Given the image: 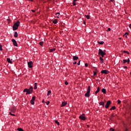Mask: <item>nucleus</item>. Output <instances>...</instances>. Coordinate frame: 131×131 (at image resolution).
Wrapping results in <instances>:
<instances>
[{"label": "nucleus", "instance_id": "nucleus-1", "mask_svg": "<svg viewBox=\"0 0 131 131\" xmlns=\"http://www.w3.org/2000/svg\"><path fill=\"white\" fill-rule=\"evenodd\" d=\"M33 92V88L32 87V86H31L29 89H25L24 90V93H26V95H30L31 94H32Z\"/></svg>", "mask_w": 131, "mask_h": 131}, {"label": "nucleus", "instance_id": "nucleus-2", "mask_svg": "<svg viewBox=\"0 0 131 131\" xmlns=\"http://www.w3.org/2000/svg\"><path fill=\"white\" fill-rule=\"evenodd\" d=\"M20 25V21L18 20L16 23H15L13 26V30L15 31V30H17L19 26Z\"/></svg>", "mask_w": 131, "mask_h": 131}, {"label": "nucleus", "instance_id": "nucleus-3", "mask_svg": "<svg viewBox=\"0 0 131 131\" xmlns=\"http://www.w3.org/2000/svg\"><path fill=\"white\" fill-rule=\"evenodd\" d=\"M99 55H101V57H104V56L106 55V53L104 52L102 49H99V52H98Z\"/></svg>", "mask_w": 131, "mask_h": 131}, {"label": "nucleus", "instance_id": "nucleus-4", "mask_svg": "<svg viewBox=\"0 0 131 131\" xmlns=\"http://www.w3.org/2000/svg\"><path fill=\"white\" fill-rule=\"evenodd\" d=\"M111 104V101L110 100L107 101L105 106V109H108L109 108V106H110Z\"/></svg>", "mask_w": 131, "mask_h": 131}, {"label": "nucleus", "instance_id": "nucleus-5", "mask_svg": "<svg viewBox=\"0 0 131 131\" xmlns=\"http://www.w3.org/2000/svg\"><path fill=\"white\" fill-rule=\"evenodd\" d=\"M79 118L81 120H85L86 118H85V115H84V114H82L81 115H80L79 116Z\"/></svg>", "mask_w": 131, "mask_h": 131}, {"label": "nucleus", "instance_id": "nucleus-6", "mask_svg": "<svg viewBox=\"0 0 131 131\" xmlns=\"http://www.w3.org/2000/svg\"><path fill=\"white\" fill-rule=\"evenodd\" d=\"M28 66L29 68H32V67H33V63H32V61L28 62Z\"/></svg>", "mask_w": 131, "mask_h": 131}, {"label": "nucleus", "instance_id": "nucleus-7", "mask_svg": "<svg viewBox=\"0 0 131 131\" xmlns=\"http://www.w3.org/2000/svg\"><path fill=\"white\" fill-rule=\"evenodd\" d=\"M101 73L102 74H108V73H109V71L106 70H103L101 71Z\"/></svg>", "mask_w": 131, "mask_h": 131}, {"label": "nucleus", "instance_id": "nucleus-8", "mask_svg": "<svg viewBox=\"0 0 131 131\" xmlns=\"http://www.w3.org/2000/svg\"><path fill=\"white\" fill-rule=\"evenodd\" d=\"M12 41L13 43V46H14L15 47L17 46V41H16V40H15L14 39H12Z\"/></svg>", "mask_w": 131, "mask_h": 131}, {"label": "nucleus", "instance_id": "nucleus-9", "mask_svg": "<svg viewBox=\"0 0 131 131\" xmlns=\"http://www.w3.org/2000/svg\"><path fill=\"white\" fill-rule=\"evenodd\" d=\"M67 104V102H62L61 105V107H64V106H66Z\"/></svg>", "mask_w": 131, "mask_h": 131}, {"label": "nucleus", "instance_id": "nucleus-10", "mask_svg": "<svg viewBox=\"0 0 131 131\" xmlns=\"http://www.w3.org/2000/svg\"><path fill=\"white\" fill-rule=\"evenodd\" d=\"M99 105L104 107L105 106V103H104V102L101 101L99 102Z\"/></svg>", "mask_w": 131, "mask_h": 131}, {"label": "nucleus", "instance_id": "nucleus-11", "mask_svg": "<svg viewBox=\"0 0 131 131\" xmlns=\"http://www.w3.org/2000/svg\"><path fill=\"white\" fill-rule=\"evenodd\" d=\"M85 97H86L87 98H90V92H86L85 94Z\"/></svg>", "mask_w": 131, "mask_h": 131}, {"label": "nucleus", "instance_id": "nucleus-12", "mask_svg": "<svg viewBox=\"0 0 131 131\" xmlns=\"http://www.w3.org/2000/svg\"><path fill=\"white\" fill-rule=\"evenodd\" d=\"M99 92H100V87L97 88V91L95 92V94L97 95Z\"/></svg>", "mask_w": 131, "mask_h": 131}, {"label": "nucleus", "instance_id": "nucleus-13", "mask_svg": "<svg viewBox=\"0 0 131 131\" xmlns=\"http://www.w3.org/2000/svg\"><path fill=\"white\" fill-rule=\"evenodd\" d=\"M55 51H56L55 48H53L52 49H50V53H53V52H55Z\"/></svg>", "mask_w": 131, "mask_h": 131}, {"label": "nucleus", "instance_id": "nucleus-14", "mask_svg": "<svg viewBox=\"0 0 131 131\" xmlns=\"http://www.w3.org/2000/svg\"><path fill=\"white\" fill-rule=\"evenodd\" d=\"M87 92L91 93V86H89L88 87Z\"/></svg>", "mask_w": 131, "mask_h": 131}, {"label": "nucleus", "instance_id": "nucleus-15", "mask_svg": "<svg viewBox=\"0 0 131 131\" xmlns=\"http://www.w3.org/2000/svg\"><path fill=\"white\" fill-rule=\"evenodd\" d=\"M53 23L54 24H57L58 23V20H57V19H54L53 21Z\"/></svg>", "mask_w": 131, "mask_h": 131}, {"label": "nucleus", "instance_id": "nucleus-16", "mask_svg": "<svg viewBox=\"0 0 131 131\" xmlns=\"http://www.w3.org/2000/svg\"><path fill=\"white\" fill-rule=\"evenodd\" d=\"M73 59H74V60H76L78 59V57L76 56H73Z\"/></svg>", "mask_w": 131, "mask_h": 131}, {"label": "nucleus", "instance_id": "nucleus-17", "mask_svg": "<svg viewBox=\"0 0 131 131\" xmlns=\"http://www.w3.org/2000/svg\"><path fill=\"white\" fill-rule=\"evenodd\" d=\"M14 37H18V33L17 32H14Z\"/></svg>", "mask_w": 131, "mask_h": 131}, {"label": "nucleus", "instance_id": "nucleus-18", "mask_svg": "<svg viewBox=\"0 0 131 131\" xmlns=\"http://www.w3.org/2000/svg\"><path fill=\"white\" fill-rule=\"evenodd\" d=\"M34 89L35 90H36V89H37V83H34Z\"/></svg>", "mask_w": 131, "mask_h": 131}, {"label": "nucleus", "instance_id": "nucleus-19", "mask_svg": "<svg viewBox=\"0 0 131 131\" xmlns=\"http://www.w3.org/2000/svg\"><path fill=\"white\" fill-rule=\"evenodd\" d=\"M102 93H103V94H106V89H102L101 90Z\"/></svg>", "mask_w": 131, "mask_h": 131}, {"label": "nucleus", "instance_id": "nucleus-20", "mask_svg": "<svg viewBox=\"0 0 131 131\" xmlns=\"http://www.w3.org/2000/svg\"><path fill=\"white\" fill-rule=\"evenodd\" d=\"M100 60L101 61V64H103V63H104V59H103V58L102 57H100Z\"/></svg>", "mask_w": 131, "mask_h": 131}, {"label": "nucleus", "instance_id": "nucleus-21", "mask_svg": "<svg viewBox=\"0 0 131 131\" xmlns=\"http://www.w3.org/2000/svg\"><path fill=\"white\" fill-rule=\"evenodd\" d=\"M115 109H116V107L115 106H112L111 108H110V110L111 111H112V110H115Z\"/></svg>", "mask_w": 131, "mask_h": 131}, {"label": "nucleus", "instance_id": "nucleus-22", "mask_svg": "<svg viewBox=\"0 0 131 131\" xmlns=\"http://www.w3.org/2000/svg\"><path fill=\"white\" fill-rule=\"evenodd\" d=\"M7 61L8 62V63H12V61L11 60V59H10V58H7Z\"/></svg>", "mask_w": 131, "mask_h": 131}, {"label": "nucleus", "instance_id": "nucleus-23", "mask_svg": "<svg viewBox=\"0 0 131 131\" xmlns=\"http://www.w3.org/2000/svg\"><path fill=\"white\" fill-rule=\"evenodd\" d=\"M98 43L99 44V45H104V41H101L100 42H98Z\"/></svg>", "mask_w": 131, "mask_h": 131}, {"label": "nucleus", "instance_id": "nucleus-24", "mask_svg": "<svg viewBox=\"0 0 131 131\" xmlns=\"http://www.w3.org/2000/svg\"><path fill=\"white\" fill-rule=\"evenodd\" d=\"M35 96H33L32 98V99L31 100V101H35Z\"/></svg>", "mask_w": 131, "mask_h": 131}, {"label": "nucleus", "instance_id": "nucleus-25", "mask_svg": "<svg viewBox=\"0 0 131 131\" xmlns=\"http://www.w3.org/2000/svg\"><path fill=\"white\" fill-rule=\"evenodd\" d=\"M55 123H56L57 125H60V123L57 120L55 121Z\"/></svg>", "mask_w": 131, "mask_h": 131}, {"label": "nucleus", "instance_id": "nucleus-26", "mask_svg": "<svg viewBox=\"0 0 131 131\" xmlns=\"http://www.w3.org/2000/svg\"><path fill=\"white\" fill-rule=\"evenodd\" d=\"M51 93H52V92L51 91V90L49 91L48 92L47 96H50V94H51Z\"/></svg>", "mask_w": 131, "mask_h": 131}, {"label": "nucleus", "instance_id": "nucleus-27", "mask_svg": "<svg viewBox=\"0 0 131 131\" xmlns=\"http://www.w3.org/2000/svg\"><path fill=\"white\" fill-rule=\"evenodd\" d=\"M12 112H13L14 113H15V112H16V108H14L13 109H12Z\"/></svg>", "mask_w": 131, "mask_h": 131}, {"label": "nucleus", "instance_id": "nucleus-28", "mask_svg": "<svg viewBox=\"0 0 131 131\" xmlns=\"http://www.w3.org/2000/svg\"><path fill=\"white\" fill-rule=\"evenodd\" d=\"M30 103L32 105H34V101L33 100L30 101Z\"/></svg>", "mask_w": 131, "mask_h": 131}, {"label": "nucleus", "instance_id": "nucleus-29", "mask_svg": "<svg viewBox=\"0 0 131 131\" xmlns=\"http://www.w3.org/2000/svg\"><path fill=\"white\" fill-rule=\"evenodd\" d=\"M17 130H18V131H24V130H23V129H22V128H17Z\"/></svg>", "mask_w": 131, "mask_h": 131}, {"label": "nucleus", "instance_id": "nucleus-30", "mask_svg": "<svg viewBox=\"0 0 131 131\" xmlns=\"http://www.w3.org/2000/svg\"><path fill=\"white\" fill-rule=\"evenodd\" d=\"M127 35H128V33L127 32L125 33L124 36L127 37Z\"/></svg>", "mask_w": 131, "mask_h": 131}, {"label": "nucleus", "instance_id": "nucleus-31", "mask_svg": "<svg viewBox=\"0 0 131 131\" xmlns=\"http://www.w3.org/2000/svg\"><path fill=\"white\" fill-rule=\"evenodd\" d=\"M85 17H86V19H88V20L89 19H90V15H85Z\"/></svg>", "mask_w": 131, "mask_h": 131}, {"label": "nucleus", "instance_id": "nucleus-32", "mask_svg": "<svg viewBox=\"0 0 131 131\" xmlns=\"http://www.w3.org/2000/svg\"><path fill=\"white\" fill-rule=\"evenodd\" d=\"M0 51H3V46L2 45H0Z\"/></svg>", "mask_w": 131, "mask_h": 131}, {"label": "nucleus", "instance_id": "nucleus-33", "mask_svg": "<svg viewBox=\"0 0 131 131\" xmlns=\"http://www.w3.org/2000/svg\"><path fill=\"white\" fill-rule=\"evenodd\" d=\"M123 61L124 64H125V63H126L127 62L126 59H124Z\"/></svg>", "mask_w": 131, "mask_h": 131}, {"label": "nucleus", "instance_id": "nucleus-34", "mask_svg": "<svg viewBox=\"0 0 131 131\" xmlns=\"http://www.w3.org/2000/svg\"><path fill=\"white\" fill-rule=\"evenodd\" d=\"M97 72L95 71L94 72V74H93V76H95V75H97Z\"/></svg>", "mask_w": 131, "mask_h": 131}, {"label": "nucleus", "instance_id": "nucleus-35", "mask_svg": "<svg viewBox=\"0 0 131 131\" xmlns=\"http://www.w3.org/2000/svg\"><path fill=\"white\" fill-rule=\"evenodd\" d=\"M39 45H40V46H43V42H39Z\"/></svg>", "mask_w": 131, "mask_h": 131}, {"label": "nucleus", "instance_id": "nucleus-36", "mask_svg": "<svg viewBox=\"0 0 131 131\" xmlns=\"http://www.w3.org/2000/svg\"><path fill=\"white\" fill-rule=\"evenodd\" d=\"M118 104H120V103H121V101H120V100L118 99Z\"/></svg>", "mask_w": 131, "mask_h": 131}, {"label": "nucleus", "instance_id": "nucleus-37", "mask_svg": "<svg viewBox=\"0 0 131 131\" xmlns=\"http://www.w3.org/2000/svg\"><path fill=\"white\" fill-rule=\"evenodd\" d=\"M124 53H126L128 55H129V52L126 51H124Z\"/></svg>", "mask_w": 131, "mask_h": 131}, {"label": "nucleus", "instance_id": "nucleus-38", "mask_svg": "<svg viewBox=\"0 0 131 131\" xmlns=\"http://www.w3.org/2000/svg\"><path fill=\"white\" fill-rule=\"evenodd\" d=\"M9 114H10V115H12V116H15V114H12L11 112H10V113H9Z\"/></svg>", "mask_w": 131, "mask_h": 131}, {"label": "nucleus", "instance_id": "nucleus-39", "mask_svg": "<svg viewBox=\"0 0 131 131\" xmlns=\"http://www.w3.org/2000/svg\"><path fill=\"white\" fill-rule=\"evenodd\" d=\"M64 83H65L66 85H68V84H69V83H68V81H66Z\"/></svg>", "mask_w": 131, "mask_h": 131}, {"label": "nucleus", "instance_id": "nucleus-40", "mask_svg": "<svg viewBox=\"0 0 131 131\" xmlns=\"http://www.w3.org/2000/svg\"><path fill=\"white\" fill-rule=\"evenodd\" d=\"M73 6H76V3H75V2L73 1Z\"/></svg>", "mask_w": 131, "mask_h": 131}, {"label": "nucleus", "instance_id": "nucleus-41", "mask_svg": "<svg viewBox=\"0 0 131 131\" xmlns=\"http://www.w3.org/2000/svg\"><path fill=\"white\" fill-rule=\"evenodd\" d=\"M127 62L128 64H129V58H128L127 60Z\"/></svg>", "mask_w": 131, "mask_h": 131}, {"label": "nucleus", "instance_id": "nucleus-42", "mask_svg": "<svg viewBox=\"0 0 131 131\" xmlns=\"http://www.w3.org/2000/svg\"><path fill=\"white\" fill-rule=\"evenodd\" d=\"M56 15H58V17H59V16L60 15V13L57 12L56 13Z\"/></svg>", "mask_w": 131, "mask_h": 131}, {"label": "nucleus", "instance_id": "nucleus-43", "mask_svg": "<svg viewBox=\"0 0 131 131\" xmlns=\"http://www.w3.org/2000/svg\"><path fill=\"white\" fill-rule=\"evenodd\" d=\"M110 131H114V129L112 128H111L110 129Z\"/></svg>", "mask_w": 131, "mask_h": 131}, {"label": "nucleus", "instance_id": "nucleus-44", "mask_svg": "<svg viewBox=\"0 0 131 131\" xmlns=\"http://www.w3.org/2000/svg\"><path fill=\"white\" fill-rule=\"evenodd\" d=\"M50 104V101L46 102V105H49Z\"/></svg>", "mask_w": 131, "mask_h": 131}, {"label": "nucleus", "instance_id": "nucleus-45", "mask_svg": "<svg viewBox=\"0 0 131 131\" xmlns=\"http://www.w3.org/2000/svg\"><path fill=\"white\" fill-rule=\"evenodd\" d=\"M111 31V29L110 28H108L107 29V31Z\"/></svg>", "mask_w": 131, "mask_h": 131}, {"label": "nucleus", "instance_id": "nucleus-46", "mask_svg": "<svg viewBox=\"0 0 131 131\" xmlns=\"http://www.w3.org/2000/svg\"><path fill=\"white\" fill-rule=\"evenodd\" d=\"M77 65H80V60L77 63Z\"/></svg>", "mask_w": 131, "mask_h": 131}, {"label": "nucleus", "instance_id": "nucleus-47", "mask_svg": "<svg viewBox=\"0 0 131 131\" xmlns=\"http://www.w3.org/2000/svg\"><path fill=\"white\" fill-rule=\"evenodd\" d=\"M85 66L86 67H88V66H89V64H88V63H85Z\"/></svg>", "mask_w": 131, "mask_h": 131}, {"label": "nucleus", "instance_id": "nucleus-48", "mask_svg": "<svg viewBox=\"0 0 131 131\" xmlns=\"http://www.w3.org/2000/svg\"><path fill=\"white\" fill-rule=\"evenodd\" d=\"M32 12L33 13H35V10H32Z\"/></svg>", "mask_w": 131, "mask_h": 131}, {"label": "nucleus", "instance_id": "nucleus-49", "mask_svg": "<svg viewBox=\"0 0 131 131\" xmlns=\"http://www.w3.org/2000/svg\"><path fill=\"white\" fill-rule=\"evenodd\" d=\"M76 63H77L76 61L74 62H73L74 65H75V64H76Z\"/></svg>", "mask_w": 131, "mask_h": 131}, {"label": "nucleus", "instance_id": "nucleus-50", "mask_svg": "<svg viewBox=\"0 0 131 131\" xmlns=\"http://www.w3.org/2000/svg\"><path fill=\"white\" fill-rule=\"evenodd\" d=\"M129 27L131 29V24L129 25Z\"/></svg>", "mask_w": 131, "mask_h": 131}, {"label": "nucleus", "instance_id": "nucleus-51", "mask_svg": "<svg viewBox=\"0 0 131 131\" xmlns=\"http://www.w3.org/2000/svg\"><path fill=\"white\" fill-rule=\"evenodd\" d=\"M87 127H88V128L90 127V125H88Z\"/></svg>", "mask_w": 131, "mask_h": 131}, {"label": "nucleus", "instance_id": "nucleus-52", "mask_svg": "<svg viewBox=\"0 0 131 131\" xmlns=\"http://www.w3.org/2000/svg\"><path fill=\"white\" fill-rule=\"evenodd\" d=\"M74 2H77V0H74Z\"/></svg>", "mask_w": 131, "mask_h": 131}, {"label": "nucleus", "instance_id": "nucleus-53", "mask_svg": "<svg viewBox=\"0 0 131 131\" xmlns=\"http://www.w3.org/2000/svg\"><path fill=\"white\" fill-rule=\"evenodd\" d=\"M124 68H127V67H124Z\"/></svg>", "mask_w": 131, "mask_h": 131}, {"label": "nucleus", "instance_id": "nucleus-54", "mask_svg": "<svg viewBox=\"0 0 131 131\" xmlns=\"http://www.w3.org/2000/svg\"><path fill=\"white\" fill-rule=\"evenodd\" d=\"M31 2H33V0H30Z\"/></svg>", "mask_w": 131, "mask_h": 131}, {"label": "nucleus", "instance_id": "nucleus-55", "mask_svg": "<svg viewBox=\"0 0 131 131\" xmlns=\"http://www.w3.org/2000/svg\"><path fill=\"white\" fill-rule=\"evenodd\" d=\"M42 103H43V100H42Z\"/></svg>", "mask_w": 131, "mask_h": 131}, {"label": "nucleus", "instance_id": "nucleus-56", "mask_svg": "<svg viewBox=\"0 0 131 131\" xmlns=\"http://www.w3.org/2000/svg\"><path fill=\"white\" fill-rule=\"evenodd\" d=\"M127 130V129H126V131Z\"/></svg>", "mask_w": 131, "mask_h": 131}, {"label": "nucleus", "instance_id": "nucleus-57", "mask_svg": "<svg viewBox=\"0 0 131 131\" xmlns=\"http://www.w3.org/2000/svg\"><path fill=\"white\" fill-rule=\"evenodd\" d=\"M95 1H98V0H95Z\"/></svg>", "mask_w": 131, "mask_h": 131}]
</instances>
